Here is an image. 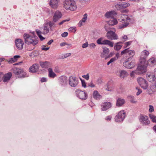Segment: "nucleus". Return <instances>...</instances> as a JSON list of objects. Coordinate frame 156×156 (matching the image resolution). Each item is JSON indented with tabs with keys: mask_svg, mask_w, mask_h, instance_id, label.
<instances>
[{
	"mask_svg": "<svg viewBox=\"0 0 156 156\" xmlns=\"http://www.w3.org/2000/svg\"><path fill=\"white\" fill-rule=\"evenodd\" d=\"M78 83V80L76 77L70 76L69 78V84L70 86L75 87Z\"/></svg>",
	"mask_w": 156,
	"mask_h": 156,
	"instance_id": "1a4fd4ad",
	"label": "nucleus"
},
{
	"mask_svg": "<svg viewBox=\"0 0 156 156\" xmlns=\"http://www.w3.org/2000/svg\"><path fill=\"white\" fill-rule=\"evenodd\" d=\"M23 39L26 44H31L35 45L38 43V38L36 36H32L28 34L25 33L23 35Z\"/></svg>",
	"mask_w": 156,
	"mask_h": 156,
	"instance_id": "f03ea898",
	"label": "nucleus"
},
{
	"mask_svg": "<svg viewBox=\"0 0 156 156\" xmlns=\"http://www.w3.org/2000/svg\"><path fill=\"white\" fill-rule=\"evenodd\" d=\"M130 4L126 2H119L115 5V7L118 10L125 8L129 6Z\"/></svg>",
	"mask_w": 156,
	"mask_h": 156,
	"instance_id": "9b49d317",
	"label": "nucleus"
},
{
	"mask_svg": "<svg viewBox=\"0 0 156 156\" xmlns=\"http://www.w3.org/2000/svg\"><path fill=\"white\" fill-rule=\"evenodd\" d=\"M136 89L138 90V92L136 93V95L138 96L142 92V90H141L137 88H136Z\"/></svg>",
	"mask_w": 156,
	"mask_h": 156,
	"instance_id": "6e6d98bb",
	"label": "nucleus"
},
{
	"mask_svg": "<svg viewBox=\"0 0 156 156\" xmlns=\"http://www.w3.org/2000/svg\"><path fill=\"white\" fill-rule=\"evenodd\" d=\"M139 120L141 123L144 126H147L150 124V122L147 116L141 115Z\"/></svg>",
	"mask_w": 156,
	"mask_h": 156,
	"instance_id": "9d476101",
	"label": "nucleus"
},
{
	"mask_svg": "<svg viewBox=\"0 0 156 156\" xmlns=\"http://www.w3.org/2000/svg\"><path fill=\"white\" fill-rule=\"evenodd\" d=\"M126 54L127 55H129L130 56V57L128 58L129 59L131 58L135 54V52L134 50H130L129 48L125 49L123 51H122L121 53V55H122L123 54Z\"/></svg>",
	"mask_w": 156,
	"mask_h": 156,
	"instance_id": "f8f14e48",
	"label": "nucleus"
},
{
	"mask_svg": "<svg viewBox=\"0 0 156 156\" xmlns=\"http://www.w3.org/2000/svg\"><path fill=\"white\" fill-rule=\"evenodd\" d=\"M119 76L121 78H124L128 75L127 72L124 70H121L119 71Z\"/></svg>",
	"mask_w": 156,
	"mask_h": 156,
	"instance_id": "c9c22d12",
	"label": "nucleus"
},
{
	"mask_svg": "<svg viewBox=\"0 0 156 156\" xmlns=\"http://www.w3.org/2000/svg\"><path fill=\"white\" fill-rule=\"evenodd\" d=\"M105 90L108 91H111L113 90V88L112 85L108 83L105 87Z\"/></svg>",
	"mask_w": 156,
	"mask_h": 156,
	"instance_id": "4c0bfd02",
	"label": "nucleus"
},
{
	"mask_svg": "<svg viewBox=\"0 0 156 156\" xmlns=\"http://www.w3.org/2000/svg\"><path fill=\"white\" fill-rule=\"evenodd\" d=\"M105 28L106 31L107 32L106 34V36L108 38L111 40H117L118 39L117 35L115 33V31L110 30L112 28L109 27L108 25L105 26Z\"/></svg>",
	"mask_w": 156,
	"mask_h": 156,
	"instance_id": "7ed1b4c3",
	"label": "nucleus"
},
{
	"mask_svg": "<svg viewBox=\"0 0 156 156\" xmlns=\"http://www.w3.org/2000/svg\"><path fill=\"white\" fill-rule=\"evenodd\" d=\"M147 79L150 82H152L155 80L156 79L155 76L153 74L147 75Z\"/></svg>",
	"mask_w": 156,
	"mask_h": 156,
	"instance_id": "72a5a7b5",
	"label": "nucleus"
},
{
	"mask_svg": "<svg viewBox=\"0 0 156 156\" xmlns=\"http://www.w3.org/2000/svg\"><path fill=\"white\" fill-rule=\"evenodd\" d=\"M137 71L136 70L135 71H132V72L130 74L131 76V77L133 76L134 75V74H137Z\"/></svg>",
	"mask_w": 156,
	"mask_h": 156,
	"instance_id": "a18cd8bd",
	"label": "nucleus"
},
{
	"mask_svg": "<svg viewBox=\"0 0 156 156\" xmlns=\"http://www.w3.org/2000/svg\"><path fill=\"white\" fill-rule=\"evenodd\" d=\"M125 102V100L123 99L119 98L118 99L116 102V105L118 106H122Z\"/></svg>",
	"mask_w": 156,
	"mask_h": 156,
	"instance_id": "7c9ffc66",
	"label": "nucleus"
},
{
	"mask_svg": "<svg viewBox=\"0 0 156 156\" xmlns=\"http://www.w3.org/2000/svg\"><path fill=\"white\" fill-rule=\"evenodd\" d=\"M156 89V85L154 84H152L147 90L148 93L150 94H153L155 91Z\"/></svg>",
	"mask_w": 156,
	"mask_h": 156,
	"instance_id": "5701e85b",
	"label": "nucleus"
},
{
	"mask_svg": "<svg viewBox=\"0 0 156 156\" xmlns=\"http://www.w3.org/2000/svg\"><path fill=\"white\" fill-rule=\"evenodd\" d=\"M97 43L99 44L108 45L110 47H112L114 46V43L108 40H104L103 38L101 37L97 40Z\"/></svg>",
	"mask_w": 156,
	"mask_h": 156,
	"instance_id": "39448f33",
	"label": "nucleus"
},
{
	"mask_svg": "<svg viewBox=\"0 0 156 156\" xmlns=\"http://www.w3.org/2000/svg\"><path fill=\"white\" fill-rule=\"evenodd\" d=\"M62 16V14L61 13L58 11H56L55 12L53 16V21L55 23H56L61 18Z\"/></svg>",
	"mask_w": 156,
	"mask_h": 156,
	"instance_id": "4468645a",
	"label": "nucleus"
},
{
	"mask_svg": "<svg viewBox=\"0 0 156 156\" xmlns=\"http://www.w3.org/2000/svg\"><path fill=\"white\" fill-rule=\"evenodd\" d=\"M93 98L96 100H99L101 98V96L98 92L96 90H94L92 94Z\"/></svg>",
	"mask_w": 156,
	"mask_h": 156,
	"instance_id": "bb28decb",
	"label": "nucleus"
},
{
	"mask_svg": "<svg viewBox=\"0 0 156 156\" xmlns=\"http://www.w3.org/2000/svg\"><path fill=\"white\" fill-rule=\"evenodd\" d=\"M130 97L131 98L130 100L131 102L133 103H135L136 101H135V99L134 98V97L133 96H131Z\"/></svg>",
	"mask_w": 156,
	"mask_h": 156,
	"instance_id": "49530a36",
	"label": "nucleus"
},
{
	"mask_svg": "<svg viewBox=\"0 0 156 156\" xmlns=\"http://www.w3.org/2000/svg\"><path fill=\"white\" fill-rule=\"evenodd\" d=\"M59 0H50L49 5L53 9H57L58 6Z\"/></svg>",
	"mask_w": 156,
	"mask_h": 156,
	"instance_id": "6ab92c4d",
	"label": "nucleus"
},
{
	"mask_svg": "<svg viewBox=\"0 0 156 156\" xmlns=\"http://www.w3.org/2000/svg\"><path fill=\"white\" fill-rule=\"evenodd\" d=\"M20 57V56L19 55H16L14 56L13 58L15 59V61L16 62L17 60V58Z\"/></svg>",
	"mask_w": 156,
	"mask_h": 156,
	"instance_id": "4d7b16f0",
	"label": "nucleus"
},
{
	"mask_svg": "<svg viewBox=\"0 0 156 156\" xmlns=\"http://www.w3.org/2000/svg\"><path fill=\"white\" fill-rule=\"evenodd\" d=\"M49 48H49L42 47L41 48V50H42L47 51V50H48Z\"/></svg>",
	"mask_w": 156,
	"mask_h": 156,
	"instance_id": "0e129e2a",
	"label": "nucleus"
},
{
	"mask_svg": "<svg viewBox=\"0 0 156 156\" xmlns=\"http://www.w3.org/2000/svg\"><path fill=\"white\" fill-rule=\"evenodd\" d=\"M108 24L106 25L105 26L108 25L109 27V26H113L116 25L118 21L116 19H115L114 17L110 19V20L107 21Z\"/></svg>",
	"mask_w": 156,
	"mask_h": 156,
	"instance_id": "a878e982",
	"label": "nucleus"
},
{
	"mask_svg": "<svg viewBox=\"0 0 156 156\" xmlns=\"http://www.w3.org/2000/svg\"><path fill=\"white\" fill-rule=\"evenodd\" d=\"M69 20H64L62 21L61 22L59 23H58V24L59 25H61L63 23H64L65 22L68 21Z\"/></svg>",
	"mask_w": 156,
	"mask_h": 156,
	"instance_id": "3c124183",
	"label": "nucleus"
},
{
	"mask_svg": "<svg viewBox=\"0 0 156 156\" xmlns=\"http://www.w3.org/2000/svg\"><path fill=\"white\" fill-rule=\"evenodd\" d=\"M39 68V65L37 64H33L29 69V71L32 73L37 72Z\"/></svg>",
	"mask_w": 156,
	"mask_h": 156,
	"instance_id": "a211bd4d",
	"label": "nucleus"
},
{
	"mask_svg": "<svg viewBox=\"0 0 156 156\" xmlns=\"http://www.w3.org/2000/svg\"><path fill=\"white\" fill-rule=\"evenodd\" d=\"M46 23L48 24V26L49 25V27L51 30H52L53 28L56 27V24L53 21V22L50 21Z\"/></svg>",
	"mask_w": 156,
	"mask_h": 156,
	"instance_id": "e433bc0d",
	"label": "nucleus"
},
{
	"mask_svg": "<svg viewBox=\"0 0 156 156\" xmlns=\"http://www.w3.org/2000/svg\"><path fill=\"white\" fill-rule=\"evenodd\" d=\"M47 81V79L44 77L42 78L41 80V82H46Z\"/></svg>",
	"mask_w": 156,
	"mask_h": 156,
	"instance_id": "052dcab7",
	"label": "nucleus"
},
{
	"mask_svg": "<svg viewBox=\"0 0 156 156\" xmlns=\"http://www.w3.org/2000/svg\"><path fill=\"white\" fill-rule=\"evenodd\" d=\"M149 116L152 121L153 122L156 123V116L151 114H150L149 115Z\"/></svg>",
	"mask_w": 156,
	"mask_h": 156,
	"instance_id": "58836bf2",
	"label": "nucleus"
},
{
	"mask_svg": "<svg viewBox=\"0 0 156 156\" xmlns=\"http://www.w3.org/2000/svg\"><path fill=\"white\" fill-rule=\"evenodd\" d=\"M137 71V74H141L146 71V67L142 65L138 66L136 70Z\"/></svg>",
	"mask_w": 156,
	"mask_h": 156,
	"instance_id": "412c9836",
	"label": "nucleus"
},
{
	"mask_svg": "<svg viewBox=\"0 0 156 156\" xmlns=\"http://www.w3.org/2000/svg\"><path fill=\"white\" fill-rule=\"evenodd\" d=\"M59 84L61 86L66 87L67 85V78L66 76H61L59 78Z\"/></svg>",
	"mask_w": 156,
	"mask_h": 156,
	"instance_id": "2eb2a0df",
	"label": "nucleus"
},
{
	"mask_svg": "<svg viewBox=\"0 0 156 156\" xmlns=\"http://www.w3.org/2000/svg\"><path fill=\"white\" fill-rule=\"evenodd\" d=\"M76 96L80 99L85 100L87 98V95L83 91L78 90L76 91Z\"/></svg>",
	"mask_w": 156,
	"mask_h": 156,
	"instance_id": "ddd939ff",
	"label": "nucleus"
},
{
	"mask_svg": "<svg viewBox=\"0 0 156 156\" xmlns=\"http://www.w3.org/2000/svg\"><path fill=\"white\" fill-rule=\"evenodd\" d=\"M53 42V40L52 39H51V40L50 41H49L48 42V45H50Z\"/></svg>",
	"mask_w": 156,
	"mask_h": 156,
	"instance_id": "774afa93",
	"label": "nucleus"
},
{
	"mask_svg": "<svg viewBox=\"0 0 156 156\" xmlns=\"http://www.w3.org/2000/svg\"><path fill=\"white\" fill-rule=\"evenodd\" d=\"M15 43L17 48L19 50H21L23 48L24 42L21 39H18L16 40Z\"/></svg>",
	"mask_w": 156,
	"mask_h": 156,
	"instance_id": "f3484780",
	"label": "nucleus"
},
{
	"mask_svg": "<svg viewBox=\"0 0 156 156\" xmlns=\"http://www.w3.org/2000/svg\"><path fill=\"white\" fill-rule=\"evenodd\" d=\"M68 35V33L66 32H65L61 34V36L62 37H66V36H67Z\"/></svg>",
	"mask_w": 156,
	"mask_h": 156,
	"instance_id": "8fccbe9b",
	"label": "nucleus"
},
{
	"mask_svg": "<svg viewBox=\"0 0 156 156\" xmlns=\"http://www.w3.org/2000/svg\"><path fill=\"white\" fill-rule=\"evenodd\" d=\"M149 111L150 112H152L154 111V107L153 106L151 105H150L149 106Z\"/></svg>",
	"mask_w": 156,
	"mask_h": 156,
	"instance_id": "de8ad7c7",
	"label": "nucleus"
},
{
	"mask_svg": "<svg viewBox=\"0 0 156 156\" xmlns=\"http://www.w3.org/2000/svg\"><path fill=\"white\" fill-rule=\"evenodd\" d=\"M12 74L11 72H9L4 75L3 74V77H2L3 78V81L6 82L9 81L12 76Z\"/></svg>",
	"mask_w": 156,
	"mask_h": 156,
	"instance_id": "b1692460",
	"label": "nucleus"
},
{
	"mask_svg": "<svg viewBox=\"0 0 156 156\" xmlns=\"http://www.w3.org/2000/svg\"><path fill=\"white\" fill-rule=\"evenodd\" d=\"M112 119V116L110 115H109L107 116L106 118L105 119L107 121H110Z\"/></svg>",
	"mask_w": 156,
	"mask_h": 156,
	"instance_id": "13d9d810",
	"label": "nucleus"
},
{
	"mask_svg": "<svg viewBox=\"0 0 156 156\" xmlns=\"http://www.w3.org/2000/svg\"><path fill=\"white\" fill-rule=\"evenodd\" d=\"M41 32L39 30H37L36 31V33H37V35H38V36H39V35H41Z\"/></svg>",
	"mask_w": 156,
	"mask_h": 156,
	"instance_id": "338daca9",
	"label": "nucleus"
},
{
	"mask_svg": "<svg viewBox=\"0 0 156 156\" xmlns=\"http://www.w3.org/2000/svg\"><path fill=\"white\" fill-rule=\"evenodd\" d=\"M48 76L51 78H54L56 76V74L53 71L51 68H49L48 69Z\"/></svg>",
	"mask_w": 156,
	"mask_h": 156,
	"instance_id": "473e14b6",
	"label": "nucleus"
},
{
	"mask_svg": "<svg viewBox=\"0 0 156 156\" xmlns=\"http://www.w3.org/2000/svg\"><path fill=\"white\" fill-rule=\"evenodd\" d=\"M39 64L41 67L43 68L47 69L50 67L51 66V63L48 61L39 62Z\"/></svg>",
	"mask_w": 156,
	"mask_h": 156,
	"instance_id": "aec40b11",
	"label": "nucleus"
},
{
	"mask_svg": "<svg viewBox=\"0 0 156 156\" xmlns=\"http://www.w3.org/2000/svg\"><path fill=\"white\" fill-rule=\"evenodd\" d=\"M122 44L123 42L121 41L117 43L114 46V49L116 51L119 50L122 47V45L120 44Z\"/></svg>",
	"mask_w": 156,
	"mask_h": 156,
	"instance_id": "f704fd0d",
	"label": "nucleus"
},
{
	"mask_svg": "<svg viewBox=\"0 0 156 156\" xmlns=\"http://www.w3.org/2000/svg\"><path fill=\"white\" fill-rule=\"evenodd\" d=\"M125 112L124 110L119 112L116 115L115 120L116 122H121L123 121L125 117Z\"/></svg>",
	"mask_w": 156,
	"mask_h": 156,
	"instance_id": "423d86ee",
	"label": "nucleus"
},
{
	"mask_svg": "<svg viewBox=\"0 0 156 156\" xmlns=\"http://www.w3.org/2000/svg\"><path fill=\"white\" fill-rule=\"evenodd\" d=\"M82 77L85 78L87 80H88L89 78V74L87 73L86 75H83Z\"/></svg>",
	"mask_w": 156,
	"mask_h": 156,
	"instance_id": "c03bdc74",
	"label": "nucleus"
},
{
	"mask_svg": "<svg viewBox=\"0 0 156 156\" xmlns=\"http://www.w3.org/2000/svg\"><path fill=\"white\" fill-rule=\"evenodd\" d=\"M38 37L41 41H42L45 39V38L43 37L41 35H39Z\"/></svg>",
	"mask_w": 156,
	"mask_h": 156,
	"instance_id": "69168bd1",
	"label": "nucleus"
},
{
	"mask_svg": "<svg viewBox=\"0 0 156 156\" xmlns=\"http://www.w3.org/2000/svg\"><path fill=\"white\" fill-rule=\"evenodd\" d=\"M149 52L148 51L144 50L141 52L140 62L142 64H143L146 61V57L149 55Z\"/></svg>",
	"mask_w": 156,
	"mask_h": 156,
	"instance_id": "6e6552de",
	"label": "nucleus"
},
{
	"mask_svg": "<svg viewBox=\"0 0 156 156\" xmlns=\"http://www.w3.org/2000/svg\"><path fill=\"white\" fill-rule=\"evenodd\" d=\"M103 52L101 54V56L102 58H104L106 55L109 52V49L106 47H105L103 48Z\"/></svg>",
	"mask_w": 156,
	"mask_h": 156,
	"instance_id": "c85d7f7f",
	"label": "nucleus"
},
{
	"mask_svg": "<svg viewBox=\"0 0 156 156\" xmlns=\"http://www.w3.org/2000/svg\"><path fill=\"white\" fill-rule=\"evenodd\" d=\"M116 12L115 11L108 12L105 14V16L107 18H110L114 17V15H116Z\"/></svg>",
	"mask_w": 156,
	"mask_h": 156,
	"instance_id": "393cba45",
	"label": "nucleus"
},
{
	"mask_svg": "<svg viewBox=\"0 0 156 156\" xmlns=\"http://www.w3.org/2000/svg\"><path fill=\"white\" fill-rule=\"evenodd\" d=\"M132 42V41H129L126 42L125 44V46H124V48H126L128 46L130 45L131 44Z\"/></svg>",
	"mask_w": 156,
	"mask_h": 156,
	"instance_id": "37998d69",
	"label": "nucleus"
},
{
	"mask_svg": "<svg viewBox=\"0 0 156 156\" xmlns=\"http://www.w3.org/2000/svg\"><path fill=\"white\" fill-rule=\"evenodd\" d=\"M12 71L16 75L18 76L19 77H24L27 76L26 73L24 72L22 69L20 68L15 67L12 69Z\"/></svg>",
	"mask_w": 156,
	"mask_h": 156,
	"instance_id": "20e7f679",
	"label": "nucleus"
},
{
	"mask_svg": "<svg viewBox=\"0 0 156 156\" xmlns=\"http://www.w3.org/2000/svg\"><path fill=\"white\" fill-rule=\"evenodd\" d=\"M88 42H86L82 44V47L83 48H86L88 47Z\"/></svg>",
	"mask_w": 156,
	"mask_h": 156,
	"instance_id": "603ef678",
	"label": "nucleus"
},
{
	"mask_svg": "<svg viewBox=\"0 0 156 156\" xmlns=\"http://www.w3.org/2000/svg\"><path fill=\"white\" fill-rule=\"evenodd\" d=\"M129 59H127L123 63V65L126 68L128 69H132L135 66V63L133 62H129Z\"/></svg>",
	"mask_w": 156,
	"mask_h": 156,
	"instance_id": "dca6fc26",
	"label": "nucleus"
},
{
	"mask_svg": "<svg viewBox=\"0 0 156 156\" xmlns=\"http://www.w3.org/2000/svg\"><path fill=\"white\" fill-rule=\"evenodd\" d=\"M89 46L91 48H94L95 47L96 45L94 43H91L89 44Z\"/></svg>",
	"mask_w": 156,
	"mask_h": 156,
	"instance_id": "09e8293b",
	"label": "nucleus"
},
{
	"mask_svg": "<svg viewBox=\"0 0 156 156\" xmlns=\"http://www.w3.org/2000/svg\"><path fill=\"white\" fill-rule=\"evenodd\" d=\"M87 85L88 86L92 88L94 87H95V85L93 83L92 81H91L90 83H88Z\"/></svg>",
	"mask_w": 156,
	"mask_h": 156,
	"instance_id": "79ce46f5",
	"label": "nucleus"
},
{
	"mask_svg": "<svg viewBox=\"0 0 156 156\" xmlns=\"http://www.w3.org/2000/svg\"><path fill=\"white\" fill-rule=\"evenodd\" d=\"M122 39L124 40V41H127L128 39V37L126 35H124L122 36Z\"/></svg>",
	"mask_w": 156,
	"mask_h": 156,
	"instance_id": "bf43d9fd",
	"label": "nucleus"
},
{
	"mask_svg": "<svg viewBox=\"0 0 156 156\" xmlns=\"http://www.w3.org/2000/svg\"><path fill=\"white\" fill-rule=\"evenodd\" d=\"M137 81L142 88L146 89L148 87V84L146 80L142 77H139L137 79Z\"/></svg>",
	"mask_w": 156,
	"mask_h": 156,
	"instance_id": "0eeeda50",
	"label": "nucleus"
},
{
	"mask_svg": "<svg viewBox=\"0 0 156 156\" xmlns=\"http://www.w3.org/2000/svg\"><path fill=\"white\" fill-rule=\"evenodd\" d=\"M148 64L151 66H154L156 65V58L152 57L148 60Z\"/></svg>",
	"mask_w": 156,
	"mask_h": 156,
	"instance_id": "2f4dec72",
	"label": "nucleus"
},
{
	"mask_svg": "<svg viewBox=\"0 0 156 156\" xmlns=\"http://www.w3.org/2000/svg\"><path fill=\"white\" fill-rule=\"evenodd\" d=\"M117 60V58L116 57L112 58L108 62L107 65H109L110 63L113 62Z\"/></svg>",
	"mask_w": 156,
	"mask_h": 156,
	"instance_id": "a19ab883",
	"label": "nucleus"
},
{
	"mask_svg": "<svg viewBox=\"0 0 156 156\" xmlns=\"http://www.w3.org/2000/svg\"><path fill=\"white\" fill-rule=\"evenodd\" d=\"M112 106L111 103L110 102H107L104 103L101 105V110L105 111L111 108Z\"/></svg>",
	"mask_w": 156,
	"mask_h": 156,
	"instance_id": "4be33fe9",
	"label": "nucleus"
},
{
	"mask_svg": "<svg viewBox=\"0 0 156 156\" xmlns=\"http://www.w3.org/2000/svg\"><path fill=\"white\" fill-rule=\"evenodd\" d=\"M68 30L71 32L75 33L76 31V27H71Z\"/></svg>",
	"mask_w": 156,
	"mask_h": 156,
	"instance_id": "ea45409f",
	"label": "nucleus"
},
{
	"mask_svg": "<svg viewBox=\"0 0 156 156\" xmlns=\"http://www.w3.org/2000/svg\"><path fill=\"white\" fill-rule=\"evenodd\" d=\"M49 31V27L48 23H45L44 25L43 31L42 33L43 34H47Z\"/></svg>",
	"mask_w": 156,
	"mask_h": 156,
	"instance_id": "c756f323",
	"label": "nucleus"
},
{
	"mask_svg": "<svg viewBox=\"0 0 156 156\" xmlns=\"http://www.w3.org/2000/svg\"><path fill=\"white\" fill-rule=\"evenodd\" d=\"M81 82H82V86L84 87V88H85L86 86V83H85L84 80H81Z\"/></svg>",
	"mask_w": 156,
	"mask_h": 156,
	"instance_id": "5fc2aeb1",
	"label": "nucleus"
},
{
	"mask_svg": "<svg viewBox=\"0 0 156 156\" xmlns=\"http://www.w3.org/2000/svg\"><path fill=\"white\" fill-rule=\"evenodd\" d=\"M87 13H85L83 15V17L82 19L78 23V26L79 27H81L82 25V23L85 22L87 20Z\"/></svg>",
	"mask_w": 156,
	"mask_h": 156,
	"instance_id": "cd10ccee",
	"label": "nucleus"
},
{
	"mask_svg": "<svg viewBox=\"0 0 156 156\" xmlns=\"http://www.w3.org/2000/svg\"><path fill=\"white\" fill-rule=\"evenodd\" d=\"M67 44H68L66 42H63L60 44V45L61 47L64 46Z\"/></svg>",
	"mask_w": 156,
	"mask_h": 156,
	"instance_id": "680f3d73",
	"label": "nucleus"
},
{
	"mask_svg": "<svg viewBox=\"0 0 156 156\" xmlns=\"http://www.w3.org/2000/svg\"><path fill=\"white\" fill-rule=\"evenodd\" d=\"M71 55L70 53H66L64 55V56L65 58Z\"/></svg>",
	"mask_w": 156,
	"mask_h": 156,
	"instance_id": "e2e57ef3",
	"label": "nucleus"
},
{
	"mask_svg": "<svg viewBox=\"0 0 156 156\" xmlns=\"http://www.w3.org/2000/svg\"><path fill=\"white\" fill-rule=\"evenodd\" d=\"M118 19L120 21L122 22V23L119 26L120 29L127 27L131 20L130 17L128 15L123 14L119 15L118 17Z\"/></svg>",
	"mask_w": 156,
	"mask_h": 156,
	"instance_id": "f257e3e1",
	"label": "nucleus"
},
{
	"mask_svg": "<svg viewBox=\"0 0 156 156\" xmlns=\"http://www.w3.org/2000/svg\"><path fill=\"white\" fill-rule=\"evenodd\" d=\"M16 61H15V59H14L13 58H11L9 59V63H12L14 62H15Z\"/></svg>",
	"mask_w": 156,
	"mask_h": 156,
	"instance_id": "864d4df0",
	"label": "nucleus"
}]
</instances>
